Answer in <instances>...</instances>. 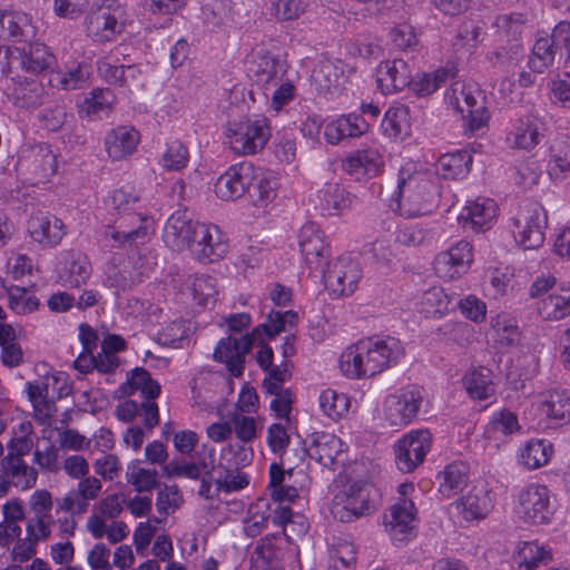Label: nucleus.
<instances>
[{
	"label": "nucleus",
	"instance_id": "1",
	"mask_svg": "<svg viewBox=\"0 0 570 570\" xmlns=\"http://www.w3.org/2000/svg\"><path fill=\"white\" fill-rule=\"evenodd\" d=\"M404 353L400 340L363 338L348 346L340 358V367L350 379L372 377L397 363Z\"/></svg>",
	"mask_w": 570,
	"mask_h": 570
},
{
	"label": "nucleus",
	"instance_id": "2",
	"mask_svg": "<svg viewBox=\"0 0 570 570\" xmlns=\"http://www.w3.org/2000/svg\"><path fill=\"white\" fill-rule=\"evenodd\" d=\"M397 206L403 215L417 216L432 212L440 196L435 180L423 173L401 168L397 178Z\"/></svg>",
	"mask_w": 570,
	"mask_h": 570
},
{
	"label": "nucleus",
	"instance_id": "3",
	"mask_svg": "<svg viewBox=\"0 0 570 570\" xmlns=\"http://www.w3.org/2000/svg\"><path fill=\"white\" fill-rule=\"evenodd\" d=\"M7 61L2 66V76L7 79H18L19 75L37 78L47 71H53L56 57L43 43H31L27 49H7Z\"/></svg>",
	"mask_w": 570,
	"mask_h": 570
},
{
	"label": "nucleus",
	"instance_id": "4",
	"mask_svg": "<svg viewBox=\"0 0 570 570\" xmlns=\"http://www.w3.org/2000/svg\"><path fill=\"white\" fill-rule=\"evenodd\" d=\"M226 142L238 155H254L262 150L271 138L269 121L266 117L254 116L228 121Z\"/></svg>",
	"mask_w": 570,
	"mask_h": 570
},
{
	"label": "nucleus",
	"instance_id": "5",
	"mask_svg": "<svg viewBox=\"0 0 570 570\" xmlns=\"http://www.w3.org/2000/svg\"><path fill=\"white\" fill-rule=\"evenodd\" d=\"M373 491L368 482L347 480L333 498L334 518L342 522H352L362 515L370 514L375 509L371 499Z\"/></svg>",
	"mask_w": 570,
	"mask_h": 570
},
{
	"label": "nucleus",
	"instance_id": "6",
	"mask_svg": "<svg viewBox=\"0 0 570 570\" xmlns=\"http://www.w3.org/2000/svg\"><path fill=\"white\" fill-rule=\"evenodd\" d=\"M127 10L117 0H105L88 13L87 33L95 42H109L122 32L127 22Z\"/></svg>",
	"mask_w": 570,
	"mask_h": 570
},
{
	"label": "nucleus",
	"instance_id": "7",
	"mask_svg": "<svg viewBox=\"0 0 570 570\" xmlns=\"http://www.w3.org/2000/svg\"><path fill=\"white\" fill-rule=\"evenodd\" d=\"M105 232L107 238L115 242V247H134L150 239L154 232V219L146 209L130 214L128 217L112 219Z\"/></svg>",
	"mask_w": 570,
	"mask_h": 570
},
{
	"label": "nucleus",
	"instance_id": "8",
	"mask_svg": "<svg viewBox=\"0 0 570 570\" xmlns=\"http://www.w3.org/2000/svg\"><path fill=\"white\" fill-rule=\"evenodd\" d=\"M323 267L325 287L333 296H348L353 294L362 278L361 264L351 255H342Z\"/></svg>",
	"mask_w": 570,
	"mask_h": 570
},
{
	"label": "nucleus",
	"instance_id": "9",
	"mask_svg": "<svg viewBox=\"0 0 570 570\" xmlns=\"http://www.w3.org/2000/svg\"><path fill=\"white\" fill-rule=\"evenodd\" d=\"M515 513L524 523L546 524L550 522L552 510L549 489L537 483L521 489L517 495Z\"/></svg>",
	"mask_w": 570,
	"mask_h": 570
},
{
	"label": "nucleus",
	"instance_id": "10",
	"mask_svg": "<svg viewBox=\"0 0 570 570\" xmlns=\"http://www.w3.org/2000/svg\"><path fill=\"white\" fill-rule=\"evenodd\" d=\"M454 96L450 105L468 118L470 131H476L487 125L490 114L485 107V96L476 85L455 83Z\"/></svg>",
	"mask_w": 570,
	"mask_h": 570
},
{
	"label": "nucleus",
	"instance_id": "11",
	"mask_svg": "<svg viewBox=\"0 0 570 570\" xmlns=\"http://www.w3.org/2000/svg\"><path fill=\"white\" fill-rule=\"evenodd\" d=\"M548 217L537 203L525 206L515 218L517 239L524 249L539 248L544 242Z\"/></svg>",
	"mask_w": 570,
	"mask_h": 570
},
{
	"label": "nucleus",
	"instance_id": "12",
	"mask_svg": "<svg viewBox=\"0 0 570 570\" xmlns=\"http://www.w3.org/2000/svg\"><path fill=\"white\" fill-rule=\"evenodd\" d=\"M432 435L428 430L412 431L396 444L395 462L402 472L414 471L431 450Z\"/></svg>",
	"mask_w": 570,
	"mask_h": 570
},
{
	"label": "nucleus",
	"instance_id": "13",
	"mask_svg": "<svg viewBox=\"0 0 570 570\" xmlns=\"http://www.w3.org/2000/svg\"><path fill=\"white\" fill-rule=\"evenodd\" d=\"M76 480L78 481L76 488L70 489L62 498L56 499L57 513L85 514L90 501L99 498L102 483L98 478L87 474Z\"/></svg>",
	"mask_w": 570,
	"mask_h": 570
},
{
	"label": "nucleus",
	"instance_id": "14",
	"mask_svg": "<svg viewBox=\"0 0 570 570\" xmlns=\"http://www.w3.org/2000/svg\"><path fill=\"white\" fill-rule=\"evenodd\" d=\"M423 390L411 386L390 395L385 401V416L392 426H404L416 417L423 401Z\"/></svg>",
	"mask_w": 570,
	"mask_h": 570
},
{
	"label": "nucleus",
	"instance_id": "15",
	"mask_svg": "<svg viewBox=\"0 0 570 570\" xmlns=\"http://www.w3.org/2000/svg\"><path fill=\"white\" fill-rule=\"evenodd\" d=\"M29 451L24 440H18L9 446V452L2 458L0 465L12 485L21 490L31 489L38 479V472L29 466L22 456Z\"/></svg>",
	"mask_w": 570,
	"mask_h": 570
},
{
	"label": "nucleus",
	"instance_id": "16",
	"mask_svg": "<svg viewBox=\"0 0 570 570\" xmlns=\"http://www.w3.org/2000/svg\"><path fill=\"white\" fill-rule=\"evenodd\" d=\"M228 252V243L218 226L199 223L190 253L200 263H213L223 258Z\"/></svg>",
	"mask_w": 570,
	"mask_h": 570
},
{
	"label": "nucleus",
	"instance_id": "17",
	"mask_svg": "<svg viewBox=\"0 0 570 570\" xmlns=\"http://www.w3.org/2000/svg\"><path fill=\"white\" fill-rule=\"evenodd\" d=\"M298 244L305 263L311 269L323 271L330 256V246L324 232L316 223L304 224L298 234Z\"/></svg>",
	"mask_w": 570,
	"mask_h": 570
},
{
	"label": "nucleus",
	"instance_id": "18",
	"mask_svg": "<svg viewBox=\"0 0 570 570\" xmlns=\"http://www.w3.org/2000/svg\"><path fill=\"white\" fill-rule=\"evenodd\" d=\"M472 259L471 244L460 240L435 257L434 269L440 277L453 279L469 271Z\"/></svg>",
	"mask_w": 570,
	"mask_h": 570
},
{
	"label": "nucleus",
	"instance_id": "19",
	"mask_svg": "<svg viewBox=\"0 0 570 570\" xmlns=\"http://www.w3.org/2000/svg\"><path fill=\"white\" fill-rule=\"evenodd\" d=\"M253 164L243 161L230 166L215 184V193L223 200H235L246 195L253 178Z\"/></svg>",
	"mask_w": 570,
	"mask_h": 570
},
{
	"label": "nucleus",
	"instance_id": "20",
	"mask_svg": "<svg viewBox=\"0 0 570 570\" xmlns=\"http://www.w3.org/2000/svg\"><path fill=\"white\" fill-rule=\"evenodd\" d=\"M385 528L392 539L396 542H404L414 534L416 509L411 499H399V502L391 507L385 514Z\"/></svg>",
	"mask_w": 570,
	"mask_h": 570
},
{
	"label": "nucleus",
	"instance_id": "21",
	"mask_svg": "<svg viewBox=\"0 0 570 570\" xmlns=\"http://www.w3.org/2000/svg\"><path fill=\"white\" fill-rule=\"evenodd\" d=\"M253 344L252 335H244L239 338L232 336L222 338L214 351V358L225 363L232 375L242 376L245 355L250 351Z\"/></svg>",
	"mask_w": 570,
	"mask_h": 570
},
{
	"label": "nucleus",
	"instance_id": "22",
	"mask_svg": "<svg viewBox=\"0 0 570 570\" xmlns=\"http://www.w3.org/2000/svg\"><path fill=\"white\" fill-rule=\"evenodd\" d=\"M30 237L43 247H56L67 234L63 222L49 213H37L28 220Z\"/></svg>",
	"mask_w": 570,
	"mask_h": 570
},
{
	"label": "nucleus",
	"instance_id": "23",
	"mask_svg": "<svg viewBox=\"0 0 570 570\" xmlns=\"http://www.w3.org/2000/svg\"><path fill=\"white\" fill-rule=\"evenodd\" d=\"M412 69L403 59L387 60L376 70V85L384 95L395 94L410 87Z\"/></svg>",
	"mask_w": 570,
	"mask_h": 570
},
{
	"label": "nucleus",
	"instance_id": "24",
	"mask_svg": "<svg viewBox=\"0 0 570 570\" xmlns=\"http://www.w3.org/2000/svg\"><path fill=\"white\" fill-rule=\"evenodd\" d=\"M200 222H194L180 214L171 215L164 228V242L175 252H190Z\"/></svg>",
	"mask_w": 570,
	"mask_h": 570
},
{
	"label": "nucleus",
	"instance_id": "25",
	"mask_svg": "<svg viewBox=\"0 0 570 570\" xmlns=\"http://www.w3.org/2000/svg\"><path fill=\"white\" fill-rule=\"evenodd\" d=\"M60 279L70 287H79L91 275L88 257L80 250L69 249L59 254L58 263Z\"/></svg>",
	"mask_w": 570,
	"mask_h": 570
},
{
	"label": "nucleus",
	"instance_id": "26",
	"mask_svg": "<svg viewBox=\"0 0 570 570\" xmlns=\"http://www.w3.org/2000/svg\"><path fill=\"white\" fill-rule=\"evenodd\" d=\"M383 164V155L376 147H365L346 156L343 160V169L356 179H361L377 176Z\"/></svg>",
	"mask_w": 570,
	"mask_h": 570
},
{
	"label": "nucleus",
	"instance_id": "27",
	"mask_svg": "<svg viewBox=\"0 0 570 570\" xmlns=\"http://www.w3.org/2000/svg\"><path fill=\"white\" fill-rule=\"evenodd\" d=\"M544 130V122L529 114L515 121L508 140L512 148L531 151L540 144Z\"/></svg>",
	"mask_w": 570,
	"mask_h": 570
},
{
	"label": "nucleus",
	"instance_id": "28",
	"mask_svg": "<svg viewBox=\"0 0 570 570\" xmlns=\"http://www.w3.org/2000/svg\"><path fill=\"white\" fill-rule=\"evenodd\" d=\"M37 35L32 17L21 11H0V39L29 41Z\"/></svg>",
	"mask_w": 570,
	"mask_h": 570
},
{
	"label": "nucleus",
	"instance_id": "29",
	"mask_svg": "<svg viewBox=\"0 0 570 570\" xmlns=\"http://www.w3.org/2000/svg\"><path fill=\"white\" fill-rule=\"evenodd\" d=\"M497 217V204L490 198H478L462 209L459 219L474 232H485L493 225Z\"/></svg>",
	"mask_w": 570,
	"mask_h": 570
},
{
	"label": "nucleus",
	"instance_id": "30",
	"mask_svg": "<svg viewBox=\"0 0 570 570\" xmlns=\"http://www.w3.org/2000/svg\"><path fill=\"white\" fill-rule=\"evenodd\" d=\"M9 80L12 82L9 97L17 107L30 109L45 101L46 89L37 78L19 75L18 79Z\"/></svg>",
	"mask_w": 570,
	"mask_h": 570
},
{
	"label": "nucleus",
	"instance_id": "31",
	"mask_svg": "<svg viewBox=\"0 0 570 570\" xmlns=\"http://www.w3.org/2000/svg\"><path fill=\"white\" fill-rule=\"evenodd\" d=\"M455 507L466 521L484 519L493 508L491 490L487 485L473 487L456 501Z\"/></svg>",
	"mask_w": 570,
	"mask_h": 570
},
{
	"label": "nucleus",
	"instance_id": "32",
	"mask_svg": "<svg viewBox=\"0 0 570 570\" xmlns=\"http://www.w3.org/2000/svg\"><path fill=\"white\" fill-rule=\"evenodd\" d=\"M140 140L139 132L130 126H118L105 137V149L112 160H121L132 155Z\"/></svg>",
	"mask_w": 570,
	"mask_h": 570
},
{
	"label": "nucleus",
	"instance_id": "33",
	"mask_svg": "<svg viewBox=\"0 0 570 570\" xmlns=\"http://www.w3.org/2000/svg\"><path fill=\"white\" fill-rule=\"evenodd\" d=\"M281 538L266 535L255 547L249 570H281L283 552L278 544Z\"/></svg>",
	"mask_w": 570,
	"mask_h": 570
},
{
	"label": "nucleus",
	"instance_id": "34",
	"mask_svg": "<svg viewBox=\"0 0 570 570\" xmlns=\"http://www.w3.org/2000/svg\"><path fill=\"white\" fill-rule=\"evenodd\" d=\"M367 127V122L362 116L343 115L326 125L324 135L328 144L336 145L345 138L363 135Z\"/></svg>",
	"mask_w": 570,
	"mask_h": 570
},
{
	"label": "nucleus",
	"instance_id": "35",
	"mask_svg": "<svg viewBox=\"0 0 570 570\" xmlns=\"http://www.w3.org/2000/svg\"><path fill=\"white\" fill-rule=\"evenodd\" d=\"M540 411L556 425L570 422V394L566 390H550L541 395Z\"/></svg>",
	"mask_w": 570,
	"mask_h": 570
},
{
	"label": "nucleus",
	"instance_id": "36",
	"mask_svg": "<svg viewBox=\"0 0 570 570\" xmlns=\"http://www.w3.org/2000/svg\"><path fill=\"white\" fill-rule=\"evenodd\" d=\"M538 313L544 321H560L570 315V287L553 289L538 302Z\"/></svg>",
	"mask_w": 570,
	"mask_h": 570
},
{
	"label": "nucleus",
	"instance_id": "37",
	"mask_svg": "<svg viewBox=\"0 0 570 570\" xmlns=\"http://www.w3.org/2000/svg\"><path fill=\"white\" fill-rule=\"evenodd\" d=\"M252 176L246 196L254 206H265L276 196V181L268 173L254 165Z\"/></svg>",
	"mask_w": 570,
	"mask_h": 570
},
{
	"label": "nucleus",
	"instance_id": "38",
	"mask_svg": "<svg viewBox=\"0 0 570 570\" xmlns=\"http://www.w3.org/2000/svg\"><path fill=\"white\" fill-rule=\"evenodd\" d=\"M519 570H535L552 560V552L535 541L520 542L514 552Z\"/></svg>",
	"mask_w": 570,
	"mask_h": 570
},
{
	"label": "nucleus",
	"instance_id": "39",
	"mask_svg": "<svg viewBox=\"0 0 570 570\" xmlns=\"http://www.w3.org/2000/svg\"><path fill=\"white\" fill-rule=\"evenodd\" d=\"M320 208L327 215H337L352 205V196L337 183H327L317 190Z\"/></svg>",
	"mask_w": 570,
	"mask_h": 570
},
{
	"label": "nucleus",
	"instance_id": "40",
	"mask_svg": "<svg viewBox=\"0 0 570 570\" xmlns=\"http://www.w3.org/2000/svg\"><path fill=\"white\" fill-rule=\"evenodd\" d=\"M249 70L256 77V81L263 86L278 85L284 72L283 63L267 52L257 53L250 61Z\"/></svg>",
	"mask_w": 570,
	"mask_h": 570
},
{
	"label": "nucleus",
	"instance_id": "41",
	"mask_svg": "<svg viewBox=\"0 0 570 570\" xmlns=\"http://www.w3.org/2000/svg\"><path fill=\"white\" fill-rule=\"evenodd\" d=\"M469 472V465L462 461L446 465L438 474L439 491L445 497L455 495L466 487Z\"/></svg>",
	"mask_w": 570,
	"mask_h": 570
},
{
	"label": "nucleus",
	"instance_id": "42",
	"mask_svg": "<svg viewBox=\"0 0 570 570\" xmlns=\"http://www.w3.org/2000/svg\"><path fill=\"white\" fill-rule=\"evenodd\" d=\"M472 165V155L468 150H458L442 155L438 163V171L445 179L465 177Z\"/></svg>",
	"mask_w": 570,
	"mask_h": 570
},
{
	"label": "nucleus",
	"instance_id": "43",
	"mask_svg": "<svg viewBox=\"0 0 570 570\" xmlns=\"http://www.w3.org/2000/svg\"><path fill=\"white\" fill-rule=\"evenodd\" d=\"M341 451V440L334 434L325 432L316 433L308 449L309 456L325 466L333 464Z\"/></svg>",
	"mask_w": 570,
	"mask_h": 570
},
{
	"label": "nucleus",
	"instance_id": "44",
	"mask_svg": "<svg viewBox=\"0 0 570 570\" xmlns=\"http://www.w3.org/2000/svg\"><path fill=\"white\" fill-rule=\"evenodd\" d=\"M455 71L451 67L439 68L433 72L412 76L410 88L419 96H429L441 88L446 81L454 78Z\"/></svg>",
	"mask_w": 570,
	"mask_h": 570
},
{
	"label": "nucleus",
	"instance_id": "45",
	"mask_svg": "<svg viewBox=\"0 0 570 570\" xmlns=\"http://www.w3.org/2000/svg\"><path fill=\"white\" fill-rule=\"evenodd\" d=\"M109 215L112 219L119 217H128L132 213L146 209L141 203L139 196L135 193L127 191L125 189H117L106 200Z\"/></svg>",
	"mask_w": 570,
	"mask_h": 570
},
{
	"label": "nucleus",
	"instance_id": "46",
	"mask_svg": "<svg viewBox=\"0 0 570 570\" xmlns=\"http://www.w3.org/2000/svg\"><path fill=\"white\" fill-rule=\"evenodd\" d=\"M491 326L494 331V340L501 346H514L521 341V331L514 317L507 313L492 317Z\"/></svg>",
	"mask_w": 570,
	"mask_h": 570
},
{
	"label": "nucleus",
	"instance_id": "47",
	"mask_svg": "<svg viewBox=\"0 0 570 570\" xmlns=\"http://www.w3.org/2000/svg\"><path fill=\"white\" fill-rule=\"evenodd\" d=\"M141 282V273L130 262L110 265L106 271V284L117 289L126 291Z\"/></svg>",
	"mask_w": 570,
	"mask_h": 570
},
{
	"label": "nucleus",
	"instance_id": "48",
	"mask_svg": "<svg viewBox=\"0 0 570 570\" xmlns=\"http://www.w3.org/2000/svg\"><path fill=\"white\" fill-rule=\"evenodd\" d=\"M463 384L468 394L475 400H487L494 393L490 370L484 367L466 373Z\"/></svg>",
	"mask_w": 570,
	"mask_h": 570
},
{
	"label": "nucleus",
	"instance_id": "49",
	"mask_svg": "<svg viewBox=\"0 0 570 570\" xmlns=\"http://www.w3.org/2000/svg\"><path fill=\"white\" fill-rule=\"evenodd\" d=\"M297 321V314L293 311H272L267 315L266 322L257 326L250 334L256 340V336H261V332L265 334L267 338H274L279 333L286 331V326H293Z\"/></svg>",
	"mask_w": 570,
	"mask_h": 570
},
{
	"label": "nucleus",
	"instance_id": "50",
	"mask_svg": "<svg viewBox=\"0 0 570 570\" xmlns=\"http://www.w3.org/2000/svg\"><path fill=\"white\" fill-rule=\"evenodd\" d=\"M26 158L33 171L41 177L52 176L57 171L56 155L48 145L39 144L31 147Z\"/></svg>",
	"mask_w": 570,
	"mask_h": 570
},
{
	"label": "nucleus",
	"instance_id": "51",
	"mask_svg": "<svg viewBox=\"0 0 570 570\" xmlns=\"http://www.w3.org/2000/svg\"><path fill=\"white\" fill-rule=\"evenodd\" d=\"M552 454V444L544 440H531L523 448L520 463L528 469H538L546 465Z\"/></svg>",
	"mask_w": 570,
	"mask_h": 570
},
{
	"label": "nucleus",
	"instance_id": "52",
	"mask_svg": "<svg viewBox=\"0 0 570 570\" xmlns=\"http://www.w3.org/2000/svg\"><path fill=\"white\" fill-rule=\"evenodd\" d=\"M126 480L137 492H150L159 485L158 472L139 466L138 461L127 465Z\"/></svg>",
	"mask_w": 570,
	"mask_h": 570
},
{
	"label": "nucleus",
	"instance_id": "53",
	"mask_svg": "<svg viewBox=\"0 0 570 570\" xmlns=\"http://www.w3.org/2000/svg\"><path fill=\"white\" fill-rule=\"evenodd\" d=\"M87 78V68L77 63L67 71L53 70L49 77V85L63 90H72L82 87Z\"/></svg>",
	"mask_w": 570,
	"mask_h": 570
},
{
	"label": "nucleus",
	"instance_id": "54",
	"mask_svg": "<svg viewBox=\"0 0 570 570\" xmlns=\"http://www.w3.org/2000/svg\"><path fill=\"white\" fill-rule=\"evenodd\" d=\"M548 173L554 180H562L570 175V142L561 141L551 147Z\"/></svg>",
	"mask_w": 570,
	"mask_h": 570
},
{
	"label": "nucleus",
	"instance_id": "55",
	"mask_svg": "<svg viewBox=\"0 0 570 570\" xmlns=\"http://www.w3.org/2000/svg\"><path fill=\"white\" fill-rule=\"evenodd\" d=\"M557 51L548 40L538 38L529 56L528 66L532 72L543 73L556 63Z\"/></svg>",
	"mask_w": 570,
	"mask_h": 570
},
{
	"label": "nucleus",
	"instance_id": "56",
	"mask_svg": "<svg viewBox=\"0 0 570 570\" xmlns=\"http://www.w3.org/2000/svg\"><path fill=\"white\" fill-rule=\"evenodd\" d=\"M410 126V109L405 105L390 107L382 121V128L390 137H399L406 132Z\"/></svg>",
	"mask_w": 570,
	"mask_h": 570
},
{
	"label": "nucleus",
	"instance_id": "57",
	"mask_svg": "<svg viewBox=\"0 0 570 570\" xmlns=\"http://www.w3.org/2000/svg\"><path fill=\"white\" fill-rule=\"evenodd\" d=\"M115 100L116 97L110 89H95L83 100L81 111L88 116L100 118L111 110Z\"/></svg>",
	"mask_w": 570,
	"mask_h": 570
},
{
	"label": "nucleus",
	"instance_id": "58",
	"mask_svg": "<svg viewBox=\"0 0 570 570\" xmlns=\"http://www.w3.org/2000/svg\"><path fill=\"white\" fill-rule=\"evenodd\" d=\"M341 70L330 59H322L314 67L311 79L320 91H327L337 85Z\"/></svg>",
	"mask_w": 570,
	"mask_h": 570
},
{
	"label": "nucleus",
	"instance_id": "59",
	"mask_svg": "<svg viewBox=\"0 0 570 570\" xmlns=\"http://www.w3.org/2000/svg\"><path fill=\"white\" fill-rule=\"evenodd\" d=\"M188 161V148L179 140L168 144L160 158V165L167 171H178L185 168Z\"/></svg>",
	"mask_w": 570,
	"mask_h": 570
},
{
	"label": "nucleus",
	"instance_id": "60",
	"mask_svg": "<svg viewBox=\"0 0 570 570\" xmlns=\"http://www.w3.org/2000/svg\"><path fill=\"white\" fill-rule=\"evenodd\" d=\"M320 406L328 417L337 420L347 413L350 402L345 394L326 390L320 395Z\"/></svg>",
	"mask_w": 570,
	"mask_h": 570
},
{
	"label": "nucleus",
	"instance_id": "61",
	"mask_svg": "<svg viewBox=\"0 0 570 570\" xmlns=\"http://www.w3.org/2000/svg\"><path fill=\"white\" fill-rule=\"evenodd\" d=\"M356 566V548L353 543L340 542L331 552L327 570H354Z\"/></svg>",
	"mask_w": 570,
	"mask_h": 570
},
{
	"label": "nucleus",
	"instance_id": "62",
	"mask_svg": "<svg viewBox=\"0 0 570 570\" xmlns=\"http://www.w3.org/2000/svg\"><path fill=\"white\" fill-rule=\"evenodd\" d=\"M217 469H220L218 476L215 478V485L217 493L219 492H236L246 488L249 480L245 473L234 472L233 470L218 464Z\"/></svg>",
	"mask_w": 570,
	"mask_h": 570
},
{
	"label": "nucleus",
	"instance_id": "63",
	"mask_svg": "<svg viewBox=\"0 0 570 570\" xmlns=\"http://www.w3.org/2000/svg\"><path fill=\"white\" fill-rule=\"evenodd\" d=\"M188 287L193 299L198 305H206L209 299H214L217 295L215 279L209 275L195 276Z\"/></svg>",
	"mask_w": 570,
	"mask_h": 570
},
{
	"label": "nucleus",
	"instance_id": "64",
	"mask_svg": "<svg viewBox=\"0 0 570 570\" xmlns=\"http://www.w3.org/2000/svg\"><path fill=\"white\" fill-rule=\"evenodd\" d=\"M456 305L460 313L473 323H482L487 317V304L476 295H466L459 299Z\"/></svg>",
	"mask_w": 570,
	"mask_h": 570
}]
</instances>
